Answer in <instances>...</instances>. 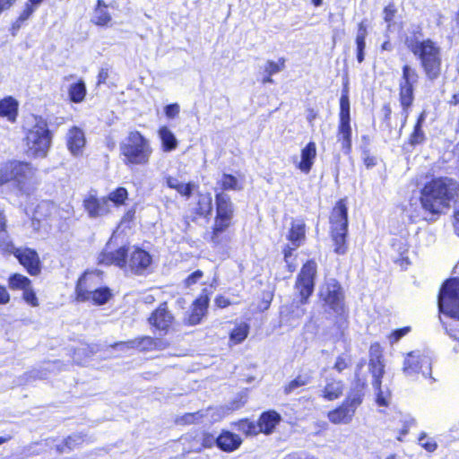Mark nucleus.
Segmentation results:
<instances>
[{
  "label": "nucleus",
  "instance_id": "nucleus-1",
  "mask_svg": "<svg viewBox=\"0 0 459 459\" xmlns=\"http://www.w3.org/2000/svg\"><path fill=\"white\" fill-rule=\"evenodd\" d=\"M418 81L417 70L408 64L403 65L398 84V100L401 107L400 123H398L399 115L393 111L390 102L384 103L380 110V129L387 136H391L394 131H397L399 137L402 135L415 100V88Z\"/></svg>",
  "mask_w": 459,
  "mask_h": 459
},
{
  "label": "nucleus",
  "instance_id": "nucleus-2",
  "mask_svg": "<svg viewBox=\"0 0 459 459\" xmlns=\"http://www.w3.org/2000/svg\"><path fill=\"white\" fill-rule=\"evenodd\" d=\"M124 231H113L105 249L99 256V264H114L128 268L135 274H142L152 264L150 254L136 247L126 245Z\"/></svg>",
  "mask_w": 459,
  "mask_h": 459
},
{
  "label": "nucleus",
  "instance_id": "nucleus-3",
  "mask_svg": "<svg viewBox=\"0 0 459 459\" xmlns=\"http://www.w3.org/2000/svg\"><path fill=\"white\" fill-rule=\"evenodd\" d=\"M422 36V30L419 28L405 38L404 44L418 59L426 79L433 82L442 74V50L438 43L430 38L420 39Z\"/></svg>",
  "mask_w": 459,
  "mask_h": 459
},
{
  "label": "nucleus",
  "instance_id": "nucleus-4",
  "mask_svg": "<svg viewBox=\"0 0 459 459\" xmlns=\"http://www.w3.org/2000/svg\"><path fill=\"white\" fill-rule=\"evenodd\" d=\"M455 195V187L453 179L436 178L424 185L420 201L424 211L430 214L429 220L436 221L445 209L450 207Z\"/></svg>",
  "mask_w": 459,
  "mask_h": 459
},
{
  "label": "nucleus",
  "instance_id": "nucleus-5",
  "mask_svg": "<svg viewBox=\"0 0 459 459\" xmlns=\"http://www.w3.org/2000/svg\"><path fill=\"white\" fill-rule=\"evenodd\" d=\"M37 170L29 161L9 160L0 165V186L12 182L21 195L29 196L37 189Z\"/></svg>",
  "mask_w": 459,
  "mask_h": 459
},
{
  "label": "nucleus",
  "instance_id": "nucleus-6",
  "mask_svg": "<svg viewBox=\"0 0 459 459\" xmlns=\"http://www.w3.org/2000/svg\"><path fill=\"white\" fill-rule=\"evenodd\" d=\"M119 152L123 163L129 169L148 166L153 153L151 142L140 131H130L120 143Z\"/></svg>",
  "mask_w": 459,
  "mask_h": 459
},
{
  "label": "nucleus",
  "instance_id": "nucleus-7",
  "mask_svg": "<svg viewBox=\"0 0 459 459\" xmlns=\"http://www.w3.org/2000/svg\"><path fill=\"white\" fill-rule=\"evenodd\" d=\"M53 134L46 119L36 118L35 124L24 134L25 154L33 159H44L48 156L52 144Z\"/></svg>",
  "mask_w": 459,
  "mask_h": 459
},
{
  "label": "nucleus",
  "instance_id": "nucleus-8",
  "mask_svg": "<svg viewBox=\"0 0 459 459\" xmlns=\"http://www.w3.org/2000/svg\"><path fill=\"white\" fill-rule=\"evenodd\" d=\"M338 125L336 131L337 143L341 144L344 154L349 155L352 151V129L351 117V104L348 88L345 87L339 100Z\"/></svg>",
  "mask_w": 459,
  "mask_h": 459
},
{
  "label": "nucleus",
  "instance_id": "nucleus-9",
  "mask_svg": "<svg viewBox=\"0 0 459 459\" xmlns=\"http://www.w3.org/2000/svg\"><path fill=\"white\" fill-rule=\"evenodd\" d=\"M368 368L372 375V385L377 395V403L379 406H387L389 392L381 388V379L385 373V365L382 361V352L378 344H372L369 349Z\"/></svg>",
  "mask_w": 459,
  "mask_h": 459
},
{
  "label": "nucleus",
  "instance_id": "nucleus-10",
  "mask_svg": "<svg viewBox=\"0 0 459 459\" xmlns=\"http://www.w3.org/2000/svg\"><path fill=\"white\" fill-rule=\"evenodd\" d=\"M437 305L441 313L459 319V278L444 282L438 294Z\"/></svg>",
  "mask_w": 459,
  "mask_h": 459
},
{
  "label": "nucleus",
  "instance_id": "nucleus-11",
  "mask_svg": "<svg viewBox=\"0 0 459 459\" xmlns=\"http://www.w3.org/2000/svg\"><path fill=\"white\" fill-rule=\"evenodd\" d=\"M215 216L212 230H228L234 225L235 206L230 196L223 192L215 194Z\"/></svg>",
  "mask_w": 459,
  "mask_h": 459
},
{
  "label": "nucleus",
  "instance_id": "nucleus-12",
  "mask_svg": "<svg viewBox=\"0 0 459 459\" xmlns=\"http://www.w3.org/2000/svg\"><path fill=\"white\" fill-rule=\"evenodd\" d=\"M320 297L325 303L340 316L338 327L341 329L346 323L345 318H343L344 296L341 285L334 279L329 280L321 288Z\"/></svg>",
  "mask_w": 459,
  "mask_h": 459
},
{
  "label": "nucleus",
  "instance_id": "nucleus-13",
  "mask_svg": "<svg viewBox=\"0 0 459 459\" xmlns=\"http://www.w3.org/2000/svg\"><path fill=\"white\" fill-rule=\"evenodd\" d=\"M403 371L406 376L421 373L425 378L436 379L432 377V359L428 354L417 350L407 354L403 361Z\"/></svg>",
  "mask_w": 459,
  "mask_h": 459
},
{
  "label": "nucleus",
  "instance_id": "nucleus-14",
  "mask_svg": "<svg viewBox=\"0 0 459 459\" xmlns=\"http://www.w3.org/2000/svg\"><path fill=\"white\" fill-rule=\"evenodd\" d=\"M361 403L362 395L359 392L352 393L341 406L329 411L327 417L333 424H349Z\"/></svg>",
  "mask_w": 459,
  "mask_h": 459
},
{
  "label": "nucleus",
  "instance_id": "nucleus-15",
  "mask_svg": "<svg viewBox=\"0 0 459 459\" xmlns=\"http://www.w3.org/2000/svg\"><path fill=\"white\" fill-rule=\"evenodd\" d=\"M316 274V263L313 260L307 261L302 266L295 285L296 289L299 290L301 303H306L308 297L312 294Z\"/></svg>",
  "mask_w": 459,
  "mask_h": 459
},
{
  "label": "nucleus",
  "instance_id": "nucleus-16",
  "mask_svg": "<svg viewBox=\"0 0 459 459\" xmlns=\"http://www.w3.org/2000/svg\"><path fill=\"white\" fill-rule=\"evenodd\" d=\"M100 278L99 273L85 272L78 280L75 292L76 299L80 302H86L89 300V295L100 285Z\"/></svg>",
  "mask_w": 459,
  "mask_h": 459
},
{
  "label": "nucleus",
  "instance_id": "nucleus-17",
  "mask_svg": "<svg viewBox=\"0 0 459 459\" xmlns=\"http://www.w3.org/2000/svg\"><path fill=\"white\" fill-rule=\"evenodd\" d=\"M212 211V199L209 193L197 194V200L191 210L189 215L186 216V221L189 225L190 222H196L199 219L209 221Z\"/></svg>",
  "mask_w": 459,
  "mask_h": 459
},
{
  "label": "nucleus",
  "instance_id": "nucleus-18",
  "mask_svg": "<svg viewBox=\"0 0 459 459\" xmlns=\"http://www.w3.org/2000/svg\"><path fill=\"white\" fill-rule=\"evenodd\" d=\"M82 206L90 218H100L110 213L108 199L99 197L96 194H89L82 200Z\"/></svg>",
  "mask_w": 459,
  "mask_h": 459
},
{
  "label": "nucleus",
  "instance_id": "nucleus-19",
  "mask_svg": "<svg viewBox=\"0 0 459 459\" xmlns=\"http://www.w3.org/2000/svg\"><path fill=\"white\" fill-rule=\"evenodd\" d=\"M331 230H347L348 206L346 198L339 199L332 208L329 215Z\"/></svg>",
  "mask_w": 459,
  "mask_h": 459
},
{
  "label": "nucleus",
  "instance_id": "nucleus-20",
  "mask_svg": "<svg viewBox=\"0 0 459 459\" xmlns=\"http://www.w3.org/2000/svg\"><path fill=\"white\" fill-rule=\"evenodd\" d=\"M14 256L30 275H38L40 273V261L35 250L28 247H19Z\"/></svg>",
  "mask_w": 459,
  "mask_h": 459
},
{
  "label": "nucleus",
  "instance_id": "nucleus-21",
  "mask_svg": "<svg viewBox=\"0 0 459 459\" xmlns=\"http://www.w3.org/2000/svg\"><path fill=\"white\" fill-rule=\"evenodd\" d=\"M148 320L156 329L167 333L174 321V316L168 310L167 304L162 303L152 313Z\"/></svg>",
  "mask_w": 459,
  "mask_h": 459
},
{
  "label": "nucleus",
  "instance_id": "nucleus-22",
  "mask_svg": "<svg viewBox=\"0 0 459 459\" xmlns=\"http://www.w3.org/2000/svg\"><path fill=\"white\" fill-rule=\"evenodd\" d=\"M316 153L317 150L316 143L313 141L308 142L300 150V160L296 165L297 169H299L304 174H308L314 165Z\"/></svg>",
  "mask_w": 459,
  "mask_h": 459
},
{
  "label": "nucleus",
  "instance_id": "nucleus-23",
  "mask_svg": "<svg viewBox=\"0 0 459 459\" xmlns=\"http://www.w3.org/2000/svg\"><path fill=\"white\" fill-rule=\"evenodd\" d=\"M426 117L427 114L425 111H421L417 116L412 130L406 141V144H408L410 147L414 148L418 145L423 144L426 142L427 137L423 129Z\"/></svg>",
  "mask_w": 459,
  "mask_h": 459
},
{
  "label": "nucleus",
  "instance_id": "nucleus-24",
  "mask_svg": "<svg viewBox=\"0 0 459 459\" xmlns=\"http://www.w3.org/2000/svg\"><path fill=\"white\" fill-rule=\"evenodd\" d=\"M86 143L84 132L78 126H72L67 133L66 145L74 155L81 154Z\"/></svg>",
  "mask_w": 459,
  "mask_h": 459
},
{
  "label": "nucleus",
  "instance_id": "nucleus-25",
  "mask_svg": "<svg viewBox=\"0 0 459 459\" xmlns=\"http://www.w3.org/2000/svg\"><path fill=\"white\" fill-rule=\"evenodd\" d=\"M19 114V102L13 96H6L0 100V117L10 123H15Z\"/></svg>",
  "mask_w": 459,
  "mask_h": 459
},
{
  "label": "nucleus",
  "instance_id": "nucleus-26",
  "mask_svg": "<svg viewBox=\"0 0 459 459\" xmlns=\"http://www.w3.org/2000/svg\"><path fill=\"white\" fill-rule=\"evenodd\" d=\"M208 304L209 298L207 295H201L196 299L187 317V323L191 325L199 324L207 311Z\"/></svg>",
  "mask_w": 459,
  "mask_h": 459
},
{
  "label": "nucleus",
  "instance_id": "nucleus-27",
  "mask_svg": "<svg viewBox=\"0 0 459 459\" xmlns=\"http://www.w3.org/2000/svg\"><path fill=\"white\" fill-rule=\"evenodd\" d=\"M161 341L159 339H154L151 336H142L137 337L133 340L126 341V343L124 345L129 348H134L139 350L140 351H150L157 349H160Z\"/></svg>",
  "mask_w": 459,
  "mask_h": 459
},
{
  "label": "nucleus",
  "instance_id": "nucleus-28",
  "mask_svg": "<svg viewBox=\"0 0 459 459\" xmlns=\"http://www.w3.org/2000/svg\"><path fill=\"white\" fill-rule=\"evenodd\" d=\"M241 443L242 439L238 435L228 430H223L218 436V447L224 452L235 451Z\"/></svg>",
  "mask_w": 459,
  "mask_h": 459
},
{
  "label": "nucleus",
  "instance_id": "nucleus-29",
  "mask_svg": "<svg viewBox=\"0 0 459 459\" xmlns=\"http://www.w3.org/2000/svg\"><path fill=\"white\" fill-rule=\"evenodd\" d=\"M108 4L103 0H97L94 7L93 24L100 27H107L111 23L112 16L108 11Z\"/></svg>",
  "mask_w": 459,
  "mask_h": 459
},
{
  "label": "nucleus",
  "instance_id": "nucleus-30",
  "mask_svg": "<svg viewBox=\"0 0 459 459\" xmlns=\"http://www.w3.org/2000/svg\"><path fill=\"white\" fill-rule=\"evenodd\" d=\"M280 420L281 415L274 411L263 412L257 422L260 432L272 433Z\"/></svg>",
  "mask_w": 459,
  "mask_h": 459
},
{
  "label": "nucleus",
  "instance_id": "nucleus-31",
  "mask_svg": "<svg viewBox=\"0 0 459 459\" xmlns=\"http://www.w3.org/2000/svg\"><path fill=\"white\" fill-rule=\"evenodd\" d=\"M290 244L284 247V260L289 263V258L291 257L292 252L299 247L305 240V231H289L287 236Z\"/></svg>",
  "mask_w": 459,
  "mask_h": 459
},
{
  "label": "nucleus",
  "instance_id": "nucleus-32",
  "mask_svg": "<svg viewBox=\"0 0 459 459\" xmlns=\"http://www.w3.org/2000/svg\"><path fill=\"white\" fill-rule=\"evenodd\" d=\"M158 134L160 139L161 149L163 152H169L178 147V140L174 134L166 126H162L158 129Z\"/></svg>",
  "mask_w": 459,
  "mask_h": 459
},
{
  "label": "nucleus",
  "instance_id": "nucleus-33",
  "mask_svg": "<svg viewBox=\"0 0 459 459\" xmlns=\"http://www.w3.org/2000/svg\"><path fill=\"white\" fill-rule=\"evenodd\" d=\"M240 407L239 404H237L236 403H233L230 406H221L216 408H208L206 410H204V418L209 417L210 420L212 422H216L221 420L223 417H225L227 414H229L230 411L238 409Z\"/></svg>",
  "mask_w": 459,
  "mask_h": 459
},
{
  "label": "nucleus",
  "instance_id": "nucleus-34",
  "mask_svg": "<svg viewBox=\"0 0 459 459\" xmlns=\"http://www.w3.org/2000/svg\"><path fill=\"white\" fill-rule=\"evenodd\" d=\"M86 85L82 79H79L76 82L72 83L68 88L69 100L74 103L82 102L86 97Z\"/></svg>",
  "mask_w": 459,
  "mask_h": 459
},
{
  "label": "nucleus",
  "instance_id": "nucleus-35",
  "mask_svg": "<svg viewBox=\"0 0 459 459\" xmlns=\"http://www.w3.org/2000/svg\"><path fill=\"white\" fill-rule=\"evenodd\" d=\"M84 442V437L81 434H73L67 437L62 444L56 446L59 453H68L79 447Z\"/></svg>",
  "mask_w": 459,
  "mask_h": 459
},
{
  "label": "nucleus",
  "instance_id": "nucleus-36",
  "mask_svg": "<svg viewBox=\"0 0 459 459\" xmlns=\"http://www.w3.org/2000/svg\"><path fill=\"white\" fill-rule=\"evenodd\" d=\"M105 197L108 199V203L111 202L115 206L120 207L126 204L129 197V193L126 187L117 186Z\"/></svg>",
  "mask_w": 459,
  "mask_h": 459
},
{
  "label": "nucleus",
  "instance_id": "nucleus-37",
  "mask_svg": "<svg viewBox=\"0 0 459 459\" xmlns=\"http://www.w3.org/2000/svg\"><path fill=\"white\" fill-rule=\"evenodd\" d=\"M343 390V384L342 381L331 380L327 382L323 391V397L328 401H333L339 398Z\"/></svg>",
  "mask_w": 459,
  "mask_h": 459
},
{
  "label": "nucleus",
  "instance_id": "nucleus-38",
  "mask_svg": "<svg viewBox=\"0 0 459 459\" xmlns=\"http://www.w3.org/2000/svg\"><path fill=\"white\" fill-rule=\"evenodd\" d=\"M112 294L108 287H97L91 295H89V300L92 304L101 306L106 304Z\"/></svg>",
  "mask_w": 459,
  "mask_h": 459
},
{
  "label": "nucleus",
  "instance_id": "nucleus-39",
  "mask_svg": "<svg viewBox=\"0 0 459 459\" xmlns=\"http://www.w3.org/2000/svg\"><path fill=\"white\" fill-rule=\"evenodd\" d=\"M31 285L30 280L20 273H13L8 278V287L13 290H24Z\"/></svg>",
  "mask_w": 459,
  "mask_h": 459
},
{
  "label": "nucleus",
  "instance_id": "nucleus-40",
  "mask_svg": "<svg viewBox=\"0 0 459 459\" xmlns=\"http://www.w3.org/2000/svg\"><path fill=\"white\" fill-rule=\"evenodd\" d=\"M221 192L230 191V190H240L242 188L238 178L232 174L223 173L221 180L219 181Z\"/></svg>",
  "mask_w": 459,
  "mask_h": 459
},
{
  "label": "nucleus",
  "instance_id": "nucleus-41",
  "mask_svg": "<svg viewBox=\"0 0 459 459\" xmlns=\"http://www.w3.org/2000/svg\"><path fill=\"white\" fill-rule=\"evenodd\" d=\"M136 226V210L131 207L126 211L121 217L117 229V230H130Z\"/></svg>",
  "mask_w": 459,
  "mask_h": 459
},
{
  "label": "nucleus",
  "instance_id": "nucleus-42",
  "mask_svg": "<svg viewBox=\"0 0 459 459\" xmlns=\"http://www.w3.org/2000/svg\"><path fill=\"white\" fill-rule=\"evenodd\" d=\"M346 233L347 231H332L334 252L338 255H344L347 252Z\"/></svg>",
  "mask_w": 459,
  "mask_h": 459
},
{
  "label": "nucleus",
  "instance_id": "nucleus-43",
  "mask_svg": "<svg viewBox=\"0 0 459 459\" xmlns=\"http://www.w3.org/2000/svg\"><path fill=\"white\" fill-rule=\"evenodd\" d=\"M36 6L31 4L26 3L22 11L15 21L12 23V30H18L23 23L32 15L35 12Z\"/></svg>",
  "mask_w": 459,
  "mask_h": 459
},
{
  "label": "nucleus",
  "instance_id": "nucleus-44",
  "mask_svg": "<svg viewBox=\"0 0 459 459\" xmlns=\"http://www.w3.org/2000/svg\"><path fill=\"white\" fill-rule=\"evenodd\" d=\"M204 418V411L201 410L195 412L186 413L177 418L176 423L178 425L197 424L200 423Z\"/></svg>",
  "mask_w": 459,
  "mask_h": 459
},
{
  "label": "nucleus",
  "instance_id": "nucleus-45",
  "mask_svg": "<svg viewBox=\"0 0 459 459\" xmlns=\"http://www.w3.org/2000/svg\"><path fill=\"white\" fill-rule=\"evenodd\" d=\"M19 247H16L10 238L7 231H1L0 234V251L3 254H13L15 255L16 251H18Z\"/></svg>",
  "mask_w": 459,
  "mask_h": 459
},
{
  "label": "nucleus",
  "instance_id": "nucleus-46",
  "mask_svg": "<svg viewBox=\"0 0 459 459\" xmlns=\"http://www.w3.org/2000/svg\"><path fill=\"white\" fill-rule=\"evenodd\" d=\"M286 59L284 57L278 58L277 61L268 60L264 65V73L273 75L285 68Z\"/></svg>",
  "mask_w": 459,
  "mask_h": 459
},
{
  "label": "nucleus",
  "instance_id": "nucleus-47",
  "mask_svg": "<svg viewBox=\"0 0 459 459\" xmlns=\"http://www.w3.org/2000/svg\"><path fill=\"white\" fill-rule=\"evenodd\" d=\"M310 382V377L308 376H298L295 379L291 380L285 387L284 394H290L293 393L298 388L307 385Z\"/></svg>",
  "mask_w": 459,
  "mask_h": 459
},
{
  "label": "nucleus",
  "instance_id": "nucleus-48",
  "mask_svg": "<svg viewBox=\"0 0 459 459\" xmlns=\"http://www.w3.org/2000/svg\"><path fill=\"white\" fill-rule=\"evenodd\" d=\"M237 426L238 429L244 432L246 435H256L260 432L258 424L254 421H249L247 419L239 420Z\"/></svg>",
  "mask_w": 459,
  "mask_h": 459
},
{
  "label": "nucleus",
  "instance_id": "nucleus-49",
  "mask_svg": "<svg viewBox=\"0 0 459 459\" xmlns=\"http://www.w3.org/2000/svg\"><path fill=\"white\" fill-rule=\"evenodd\" d=\"M248 334V325L244 324L236 327L230 333V339L237 343L243 342Z\"/></svg>",
  "mask_w": 459,
  "mask_h": 459
},
{
  "label": "nucleus",
  "instance_id": "nucleus-50",
  "mask_svg": "<svg viewBox=\"0 0 459 459\" xmlns=\"http://www.w3.org/2000/svg\"><path fill=\"white\" fill-rule=\"evenodd\" d=\"M198 186H195L194 184L188 183H178L175 189L181 196L189 199L192 196L193 191L195 188H197Z\"/></svg>",
  "mask_w": 459,
  "mask_h": 459
},
{
  "label": "nucleus",
  "instance_id": "nucleus-51",
  "mask_svg": "<svg viewBox=\"0 0 459 459\" xmlns=\"http://www.w3.org/2000/svg\"><path fill=\"white\" fill-rule=\"evenodd\" d=\"M397 8L394 3H389L384 7L383 17L388 26H391L394 23Z\"/></svg>",
  "mask_w": 459,
  "mask_h": 459
},
{
  "label": "nucleus",
  "instance_id": "nucleus-52",
  "mask_svg": "<svg viewBox=\"0 0 459 459\" xmlns=\"http://www.w3.org/2000/svg\"><path fill=\"white\" fill-rule=\"evenodd\" d=\"M351 360L348 354H342L336 358L333 368L338 372H342L351 365Z\"/></svg>",
  "mask_w": 459,
  "mask_h": 459
},
{
  "label": "nucleus",
  "instance_id": "nucleus-53",
  "mask_svg": "<svg viewBox=\"0 0 459 459\" xmlns=\"http://www.w3.org/2000/svg\"><path fill=\"white\" fill-rule=\"evenodd\" d=\"M22 298L30 306H32V307H38L39 306L38 298L36 296L35 291L31 288V285H30V287L26 288L23 290Z\"/></svg>",
  "mask_w": 459,
  "mask_h": 459
},
{
  "label": "nucleus",
  "instance_id": "nucleus-54",
  "mask_svg": "<svg viewBox=\"0 0 459 459\" xmlns=\"http://www.w3.org/2000/svg\"><path fill=\"white\" fill-rule=\"evenodd\" d=\"M426 438H427L426 434L421 433V435L419 437L420 445L422 447H424V449H426L428 452L435 451L437 447V443L431 438L425 440Z\"/></svg>",
  "mask_w": 459,
  "mask_h": 459
},
{
  "label": "nucleus",
  "instance_id": "nucleus-55",
  "mask_svg": "<svg viewBox=\"0 0 459 459\" xmlns=\"http://www.w3.org/2000/svg\"><path fill=\"white\" fill-rule=\"evenodd\" d=\"M303 315H304V310L303 309H298L297 313L295 314V316H293L292 320H290L288 318V316H283L281 314V325H290L291 327H294V326H296L299 324V319Z\"/></svg>",
  "mask_w": 459,
  "mask_h": 459
},
{
  "label": "nucleus",
  "instance_id": "nucleus-56",
  "mask_svg": "<svg viewBox=\"0 0 459 459\" xmlns=\"http://www.w3.org/2000/svg\"><path fill=\"white\" fill-rule=\"evenodd\" d=\"M165 115L169 118H175L178 116L180 108L178 103H171L165 107Z\"/></svg>",
  "mask_w": 459,
  "mask_h": 459
},
{
  "label": "nucleus",
  "instance_id": "nucleus-57",
  "mask_svg": "<svg viewBox=\"0 0 459 459\" xmlns=\"http://www.w3.org/2000/svg\"><path fill=\"white\" fill-rule=\"evenodd\" d=\"M202 445L204 447H212L214 445L218 446V437H215L210 433H204L202 438Z\"/></svg>",
  "mask_w": 459,
  "mask_h": 459
},
{
  "label": "nucleus",
  "instance_id": "nucleus-58",
  "mask_svg": "<svg viewBox=\"0 0 459 459\" xmlns=\"http://www.w3.org/2000/svg\"><path fill=\"white\" fill-rule=\"evenodd\" d=\"M356 43V56L358 62L360 64L365 59V48H366V41L361 40H355Z\"/></svg>",
  "mask_w": 459,
  "mask_h": 459
},
{
  "label": "nucleus",
  "instance_id": "nucleus-59",
  "mask_svg": "<svg viewBox=\"0 0 459 459\" xmlns=\"http://www.w3.org/2000/svg\"><path fill=\"white\" fill-rule=\"evenodd\" d=\"M363 164L367 169H372L377 164V160L375 156L371 155L368 151L364 152Z\"/></svg>",
  "mask_w": 459,
  "mask_h": 459
},
{
  "label": "nucleus",
  "instance_id": "nucleus-60",
  "mask_svg": "<svg viewBox=\"0 0 459 459\" xmlns=\"http://www.w3.org/2000/svg\"><path fill=\"white\" fill-rule=\"evenodd\" d=\"M367 35V25L363 22H361L358 24V32L355 40L366 41Z\"/></svg>",
  "mask_w": 459,
  "mask_h": 459
},
{
  "label": "nucleus",
  "instance_id": "nucleus-61",
  "mask_svg": "<svg viewBox=\"0 0 459 459\" xmlns=\"http://www.w3.org/2000/svg\"><path fill=\"white\" fill-rule=\"evenodd\" d=\"M203 277V272L201 270H196L193 273H191L186 279V286H191L197 282L198 280H200Z\"/></svg>",
  "mask_w": 459,
  "mask_h": 459
},
{
  "label": "nucleus",
  "instance_id": "nucleus-62",
  "mask_svg": "<svg viewBox=\"0 0 459 459\" xmlns=\"http://www.w3.org/2000/svg\"><path fill=\"white\" fill-rule=\"evenodd\" d=\"M108 75L109 73L108 68H100L97 75V85L105 84L108 78Z\"/></svg>",
  "mask_w": 459,
  "mask_h": 459
},
{
  "label": "nucleus",
  "instance_id": "nucleus-63",
  "mask_svg": "<svg viewBox=\"0 0 459 459\" xmlns=\"http://www.w3.org/2000/svg\"><path fill=\"white\" fill-rule=\"evenodd\" d=\"M410 332V327H403L394 331L391 334L393 342H398L402 337Z\"/></svg>",
  "mask_w": 459,
  "mask_h": 459
},
{
  "label": "nucleus",
  "instance_id": "nucleus-64",
  "mask_svg": "<svg viewBox=\"0 0 459 459\" xmlns=\"http://www.w3.org/2000/svg\"><path fill=\"white\" fill-rule=\"evenodd\" d=\"M10 301V294L4 286L0 285V304L5 305Z\"/></svg>",
  "mask_w": 459,
  "mask_h": 459
}]
</instances>
